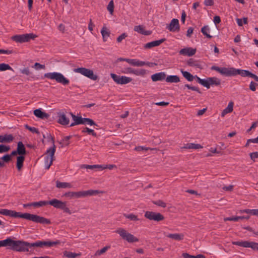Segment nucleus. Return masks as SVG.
<instances>
[{
    "instance_id": "nucleus-1",
    "label": "nucleus",
    "mask_w": 258,
    "mask_h": 258,
    "mask_svg": "<svg viewBox=\"0 0 258 258\" xmlns=\"http://www.w3.org/2000/svg\"><path fill=\"white\" fill-rule=\"evenodd\" d=\"M0 214L13 218H22L34 222L41 224H50V221L43 217L29 213H21L7 209H0Z\"/></svg>"
},
{
    "instance_id": "nucleus-2",
    "label": "nucleus",
    "mask_w": 258,
    "mask_h": 258,
    "mask_svg": "<svg viewBox=\"0 0 258 258\" xmlns=\"http://www.w3.org/2000/svg\"><path fill=\"white\" fill-rule=\"evenodd\" d=\"M32 243L23 240H14L11 237L6 239V247L18 252H29Z\"/></svg>"
},
{
    "instance_id": "nucleus-3",
    "label": "nucleus",
    "mask_w": 258,
    "mask_h": 258,
    "mask_svg": "<svg viewBox=\"0 0 258 258\" xmlns=\"http://www.w3.org/2000/svg\"><path fill=\"white\" fill-rule=\"evenodd\" d=\"M52 141V146L48 148L44 154V166L45 169H48L51 165L54 159V153L56 151V147Z\"/></svg>"
},
{
    "instance_id": "nucleus-4",
    "label": "nucleus",
    "mask_w": 258,
    "mask_h": 258,
    "mask_svg": "<svg viewBox=\"0 0 258 258\" xmlns=\"http://www.w3.org/2000/svg\"><path fill=\"white\" fill-rule=\"evenodd\" d=\"M44 77L47 79L55 80L57 83L61 84L63 85H67L70 83L69 80L66 78L60 73H47L44 74Z\"/></svg>"
},
{
    "instance_id": "nucleus-5",
    "label": "nucleus",
    "mask_w": 258,
    "mask_h": 258,
    "mask_svg": "<svg viewBox=\"0 0 258 258\" xmlns=\"http://www.w3.org/2000/svg\"><path fill=\"white\" fill-rule=\"evenodd\" d=\"M115 232L119 235V236L123 240L126 241L128 243L137 242L139 239L133 234L128 232L127 230L122 228H119L115 231Z\"/></svg>"
},
{
    "instance_id": "nucleus-6",
    "label": "nucleus",
    "mask_w": 258,
    "mask_h": 258,
    "mask_svg": "<svg viewBox=\"0 0 258 258\" xmlns=\"http://www.w3.org/2000/svg\"><path fill=\"white\" fill-rule=\"evenodd\" d=\"M72 119L74 121L71 124V126H73L78 124H88L90 125H96L95 122L91 119L88 118H83L81 116L75 115L73 113H71Z\"/></svg>"
},
{
    "instance_id": "nucleus-7",
    "label": "nucleus",
    "mask_w": 258,
    "mask_h": 258,
    "mask_svg": "<svg viewBox=\"0 0 258 258\" xmlns=\"http://www.w3.org/2000/svg\"><path fill=\"white\" fill-rule=\"evenodd\" d=\"M48 204L53 206L55 208L60 209L64 212L69 214H71L73 212L67 206V203L65 202L54 199L51 201H48Z\"/></svg>"
},
{
    "instance_id": "nucleus-8",
    "label": "nucleus",
    "mask_w": 258,
    "mask_h": 258,
    "mask_svg": "<svg viewBox=\"0 0 258 258\" xmlns=\"http://www.w3.org/2000/svg\"><path fill=\"white\" fill-rule=\"evenodd\" d=\"M212 70L216 71L220 73L221 75L226 77L235 76V68L232 67H219L216 66L211 67Z\"/></svg>"
},
{
    "instance_id": "nucleus-9",
    "label": "nucleus",
    "mask_w": 258,
    "mask_h": 258,
    "mask_svg": "<svg viewBox=\"0 0 258 258\" xmlns=\"http://www.w3.org/2000/svg\"><path fill=\"white\" fill-rule=\"evenodd\" d=\"M61 243L60 240H56L54 241H52L50 240L47 241H41L38 240L34 242H32L31 244V246L32 247H37L40 248L43 247H51L54 246L56 245L59 244Z\"/></svg>"
},
{
    "instance_id": "nucleus-10",
    "label": "nucleus",
    "mask_w": 258,
    "mask_h": 258,
    "mask_svg": "<svg viewBox=\"0 0 258 258\" xmlns=\"http://www.w3.org/2000/svg\"><path fill=\"white\" fill-rule=\"evenodd\" d=\"M73 71L76 73H79L92 80H96L98 77L94 74L93 71L85 68H78L75 69Z\"/></svg>"
},
{
    "instance_id": "nucleus-11",
    "label": "nucleus",
    "mask_w": 258,
    "mask_h": 258,
    "mask_svg": "<svg viewBox=\"0 0 258 258\" xmlns=\"http://www.w3.org/2000/svg\"><path fill=\"white\" fill-rule=\"evenodd\" d=\"M36 36L33 33L24 34L22 35H16L12 37L11 39L13 41L18 43H24L28 42L31 39H33Z\"/></svg>"
},
{
    "instance_id": "nucleus-12",
    "label": "nucleus",
    "mask_w": 258,
    "mask_h": 258,
    "mask_svg": "<svg viewBox=\"0 0 258 258\" xmlns=\"http://www.w3.org/2000/svg\"><path fill=\"white\" fill-rule=\"evenodd\" d=\"M110 76L114 82L118 85H125L131 83L133 79L125 76H119L115 74H110Z\"/></svg>"
},
{
    "instance_id": "nucleus-13",
    "label": "nucleus",
    "mask_w": 258,
    "mask_h": 258,
    "mask_svg": "<svg viewBox=\"0 0 258 258\" xmlns=\"http://www.w3.org/2000/svg\"><path fill=\"white\" fill-rule=\"evenodd\" d=\"M233 245H238L245 248H251L254 250H258V243L249 241H232Z\"/></svg>"
},
{
    "instance_id": "nucleus-14",
    "label": "nucleus",
    "mask_w": 258,
    "mask_h": 258,
    "mask_svg": "<svg viewBox=\"0 0 258 258\" xmlns=\"http://www.w3.org/2000/svg\"><path fill=\"white\" fill-rule=\"evenodd\" d=\"M145 217L150 220L160 221L164 219L163 216L159 213L151 211H147L145 214Z\"/></svg>"
},
{
    "instance_id": "nucleus-15",
    "label": "nucleus",
    "mask_w": 258,
    "mask_h": 258,
    "mask_svg": "<svg viewBox=\"0 0 258 258\" xmlns=\"http://www.w3.org/2000/svg\"><path fill=\"white\" fill-rule=\"evenodd\" d=\"M166 28L170 31L173 32L179 31L180 26L178 20L177 19H173L170 24L167 26Z\"/></svg>"
},
{
    "instance_id": "nucleus-16",
    "label": "nucleus",
    "mask_w": 258,
    "mask_h": 258,
    "mask_svg": "<svg viewBox=\"0 0 258 258\" xmlns=\"http://www.w3.org/2000/svg\"><path fill=\"white\" fill-rule=\"evenodd\" d=\"M64 196L70 199L81 198H83L82 191L67 192L64 194Z\"/></svg>"
},
{
    "instance_id": "nucleus-17",
    "label": "nucleus",
    "mask_w": 258,
    "mask_h": 258,
    "mask_svg": "<svg viewBox=\"0 0 258 258\" xmlns=\"http://www.w3.org/2000/svg\"><path fill=\"white\" fill-rule=\"evenodd\" d=\"M196 52V49L192 48L191 47H186L181 49L179 51V53L181 55L191 56L194 55Z\"/></svg>"
},
{
    "instance_id": "nucleus-18",
    "label": "nucleus",
    "mask_w": 258,
    "mask_h": 258,
    "mask_svg": "<svg viewBox=\"0 0 258 258\" xmlns=\"http://www.w3.org/2000/svg\"><path fill=\"white\" fill-rule=\"evenodd\" d=\"M166 39L165 38H163L160 40L150 42L145 44L144 47L145 49H150L154 47L159 46Z\"/></svg>"
},
{
    "instance_id": "nucleus-19",
    "label": "nucleus",
    "mask_w": 258,
    "mask_h": 258,
    "mask_svg": "<svg viewBox=\"0 0 258 258\" xmlns=\"http://www.w3.org/2000/svg\"><path fill=\"white\" fill-rule=\"evenodd\" d=\"M126 62L130 64L135 67H142L147 64L146 62L140 60L138 59L128 58V60H126Z\"/></svg>"
},
{
    "instance_id": "nucleus-20",
    "label": "nucleus",
    "mask_w": 258,
    "mask_h": 258,
    "mask_svg": "<svg viewBox=\"0 0 258 258\" xmlns=\"http://www.w3.org/2000/svg\"><path fill=\"white\" fill-rule=\"evenodd\" d=\"M58 122L62 125H67L69 123V119L63 112L58 113Z\"/></svg>"
},
{
    "instance_id": "nucleus-21",
    "label": "nucleus",
    "mask_w": 258,
    "mask_h": 258,
    "mask_svg": "<svg viewBox=\"0 0 258 258\" xmlns=\"http://www.w3.org/2000/svg\"><path fill=\"white\" fill-rule=\"evenodd\" d=\"M151 79L154 82L162 81L166 78V74L164 72H160L154 74L151 76Z\"/></svg>"
},
{
    "instance_id": "nucleus-22",
    "label": "nucleus",
    "mask_w": 258,
    "mask_h": 258,
    "mask_svg": "<svg viewBox=\"0 0 258 258\" xmlns=\"http://www.w3.org/2000/svg\"><path fill=\"white\" fill-rule=\"evenodd\" d=\"M134 31L144 35H149L151 34L150 31H147L142 25H138L134 27Z\"/></svg>"
},
{
    "instance_id": "nucleus-23",
    "label": "nucleus",
    "mask_w": 258,
    "mask_h": 258,
    "mask_svg": "<svg viewBox=\"0 0 258 258\" xmlns=\"http://www.w3.org/2000/svg\"><path fill=\"white\" fill-rule=\"evenodd\" d=\"M233 102L232 101L229 102L227 106L221 112V116L224 117L226 114L232 112L233 110Z\"/></svg>"
},
{
    "instance_id": "nucleus-24",
    "label": "nucleus",
    "mask_w": 258,
    "mask_h": 258,
    "mask_svg": "<svg viewBox=\"0 0 258 258\" xmlns=\"http://www.w3.org/2000/svg\"><path fill=\"white\" fill-rule=\"evenodd\" d=\"M235 76L237 75H240L241 77H250L251 73L249 72L247 70H241V69H237L235 68Z\"/></svg>"
},
{
    "instance_id": "nucleus-25",
    "label": "nucleus",
    "mask_w": 258,
    "mask_h": 258,
    "mask_svg": "<svg viewBox=\"0 0 258 258\" xmlns=\"http://www.w3.org/2000/svg\"><path fill=\"white\" fill-rule=\"evenodd\" d=\"M203 148V146L199 144L187 143L181 147V149H199Z\"/></svg>"
},
{
    "instance_id": "nucleus-26",
    "label": "nucleus",
    "mask_w": 258,
    "mask_h": 258,
    "mask_svg": "<svg viewBox=\"0 0 258 258\" xmlns=\"http://www.w3.org/2000/svg\"><path fill=\"white\" fill-rule=\"evenodd\" d=\"M14 138L12 135H0L1 143H10L13 141Z\"/></svg>"
},
{
    "instance_id": "nucleus-27",
    "label": "nucleus",
    "mask_w": 258,
    "mask_h": 258,
    "mask_svg": "<svg viewBox=\"0 0 258 258\" xmlns=\"http://www.w3.org/2000/svg\"><path fill=\"white\" fill-rule=\"evenodd\" d=\"M17 152L20 156H24L26 154V149L22 142H19L17 145Z\"/></svg>"
},
{
    "instance_id": "nucleus-28",
    "label": "nucleus",
    "mask_w": 258,
    "mask_h": 258,
    "mask_svg": "<svg viewBox=\"0 0 258 258\" xmlns=\"http://www.w3.org/2000/svg\"><path fill=\"white\" fill-rule=\"evenodd\" d=\"M165 81L167 83H178L180 79L177 75H170L166 77Z\"/></svg>"
},
{
    "instance_id": "nucleus-29",
    "label": "nucleus",
    "mask_w": 258,
    "mask_h": 258,
    "mask_svg": "<svg viewBox=\"0 0 258 258\" xmlns=\"http://www.w3.org/2000/svg\"><path fill=\"white\" fill-rule=\"evenodd\" d=\"M102 191H99L97 190H88L85 191H82L83 198L86 197L88 196H91L93 195H97L99 193H102Z\"/></svg>"
},
{
    "instance_id": "nucleus-30",
    "label": "nucleus",
    "mask_w": 258,
    "mask_h": 258,
    "mask_svg": "<svg viewBox=\"0 0 258 258\" xmlns=\"http://www.w3.org/2000/svg\"><path fill=\"white\" fill-rule=\"evenodd\" d=\"M25 160V157L24 156H19L17 158V163H16V167L17 169L19 171H20L23 166V163Z\"/></svg>"
},
{
    "instance_id": "nucleus-31",
    "label": "nucleus",
    "mask_w": 258,
    "mask_h": 258,
    "mask_svg": "<svg viewBox=\"0 0 258 258\" xmlns=\"http://www.w3.org/2000/svg\"><path fill=\"white\" fill-rule=\"evenodd\" d=\"M166 236L176 240H182L184 237L183 234L180 233L168 234Z\"/></svg>"
},
{
    "instance_id": "nucleus-32",
    "label": "nucleus",
    "mask_w": 258,
    "mask_h": 258,
    "mask_svg": "<svg viewBox=\"0 0 258 258\" xmlns=\"http://www.w3.org/2000/svg\"><path fill=\"white\" fill-rule=\"evenodd\" d=\"M101 33L102 36L104 41H106L107 38L109 37L110 32L108 29L104 26L103 27L101 30Z\"/></svg>"
},
{
    "instance_id": "nucleus-33",
    "label": "nucleus",
    "mask_w": 258,
    "mask_h": 258,
    "mask_svg": "<svg viewBox=\"0 0 258 258\" xmlns=\"http://www.w3.org/2000/svg\"><path fill=\"white\" fill-rule=\"evenodd\" d=\"M34 114L37 117L40 118H44L47 117V114L41 110V109H37L34 111Z\"/></svg>"
},
{
    "instance_id": "nucleus-34",
    "label": "nucleus",
    "mask_w": 258,
    "mask_h": 258,
    "mask_svg": "<svg viewBox=\"0 0 258 258\" xmlns=\"http://www.w3.org/2000/svg\"><path fill=\"white\" fill-rule=\"evenodd\" d=\"M183 76L188 81H192L195 79V77L192 75L189 72L181 70L180 71Z\"/></svg>"
},
{
    "instance_id": "nucleus-35",
    "label": "nucleus",
    "mask_w": 258,
    "mask_h": 258,
    "mask_svg": "<svg viewBox=\"0 0 258 258\" xmlns=\"http://www.w3.org/2000/svg\"><path fill=\"white\" fill-rule=\"evenodd\" d=\"M201 32L206 37L211 38L212 36L210 34V29L208 26H204L201 29Z\"/></svg>"
},
{
    "instance_id": "nucleus-36",
    "label": "nucleus",
    "mask_w": 258,
    "mask_h": 258,
    "mask_svg": "<svg viewBox=\"0 0 258 258\" xmlns=\"http://www.w3.org/2000/svg\"><path fill=\"white\" fill-rule=\"evenodd\" d=\"M56 186L58 188H71L72 185L71 183L69 182H63L56 181Z\"/></svg>"
},
{
    "instance_id": "nucleus-37",
    "label": "nucleus",
    "mask_w": 258,
    "mask_h": 258,
    "mask_svg": "<svg viewBox=\"0 0 258 258\" xmlns=\"http://www.w3.org/2000/svg\"><path fill=\"white\" fill-rule=\"evenodd\" d=\"M209 81L210 86L211 85H219L221 83V80L216 77H210L209 78Z\"/></svg>"
},
{
    "instance_id": "nucleus-38",
    "label": "nucleus",
    "mask_w": 258,
    "mask_h": 258,
    "mask_svg": "<svg viewBox=\"0 0 258 258\" xmlns=\"http://www.w3.org/2000/svg\"><path fill=\"white\" fill-rule=\"evenodd\" d=\"M147 74L146 70L143 69H134V75L137 76L144 77Z\"/></svg>"
},
{
    "instance_id": "nucleus-39",
    "label": "nucleus",
    "mask_w": 258,
    "mask_h": 258,
    "mask_svg": "<svg viewBox=\"0 0 258 258\" xmlns=\"http://www.w3.org/2000/svg\"><path fill=\"white\" fill-rule=\"evenodd\" d=\"M48 204V201H40L39 202L31 203V205L34 207H41Z\"/></svg>"
},
{
    "instance_id": "nucleus-40",
    "label": "nucleus",
    "mask_w": 258,
    "mask_h": 258,
    "mask_svg": "<svg viewBox=\"0 0 258 258\" xmlns=\"http://www.w3.org/2000/svg\"><path fill=\"white\" fill-rule=\"evenodd\" d=\"M80 255V254H77L69 251L63 252V256L67 258H76L77 256Z\"/></svg>"
},
{
    "instance_id": "nucleus-41",
    "label": "nucleus",
    "mask_w": 258,
    "mask_h": 258,
    "mask_svg": "<svg viewBox=\"0 0 258 258\" xmlns=\"http://www.w3.org/2000/svg\"><path fill=\"white\" fill-rule=\"evenodd\" d=\"M123 216L127 218L130 219V220L136 221L139 220V218L138 216L133 213L131 214H123Z\"/></svg>"
},
{
    "instance_id": "nucleus-42",
    "label": "nucleus",
    "mask_w": 258,
    "mask_h": 258,
    "mask_svg": "<svg viewBox=\"0 0 258 258\" xmlns=\"http://www.w3.org/2000/svg\"><path fill=\"white\" fill-rule=\"evenodd\" d=\"M7 70H13V69L8 64L5 63H0V71H5Z\"/></svg>"
},
{
    "instance_id": "nucleus-43",
    "label": "nucleus",
    "mask_w": 258,
    "mask_h": 258,
    "mask_svg": "<svg viewBox=\"0 0 258 258\" xmlns=\"http://www.w3.org/2000/svg\"><path fill=\"white\" fill-rule=\"evenodd\" d=\"M244 216H235L232 217H227L225 218L224 220L225 221H237L240 219H243L244 218Z\"/></svg>"
},
{
    "instance_id": "nucleus-44",
    "label": "nucleus",
    "mask_w": 258,
    "mask_h": 258,
    "mask_svg": "<svg viewBox=\"0 0 258 258\" xmlns=\"http://www.w3.org/2000/svg\"><path fill=\"white\" fill-rule=\"evenodd\" d=\"M134 69L131 67L125 68L121 70V73L125 74H134Z\"/></svg>"
},
{
    "instance_id": "nucleus-45",
    "label": "nucleus",
    "mask_w": 258,
    "mask_h": 258,
    "mask_svg": "<svg viewBox=\"0 0 258 258\" xmlns=\"http://www.w3.org/2000/svg\"><path fill=\"white\" fill-rule=\"evenodd\" d=\"M10 150L9 146H7L4 144L0 145V153L7 152Z\"/></svg>"
},
{
    "instance_id": "nucleus-46",
    "label": "nucleus",
    "mask_w": 258,
    "mask_h": 258,
    "mask_svg": "<svg viewBox=\"0 0 258 258\" xmlns=\"http://www.w3.org/2000/svg\"><path fill=\"white\" fill-rule=\"evenodd\" d=\"M149 149V148L145 146H138L135 148V150L139 153H144L145 151L148 150Z\"/></svg>"
},
{
    "instance_id": "nucleus-47",
    "label": "nucleus",
    "mask_w": 258,
    "mask_h": 258,
    "mask_svg": "<svg viewBox=\"0 0 258 258\" xmlns=\"http://www.w3.org/2000/svg\"><path fill=\"white\" fill-rule=\"evenodd\" d=\"M107 9L108 11H109V13L111 15H112L113 13V10H114V3H113V1L112 0L109 2V3L107 6Z\"/></svg>"
},
{
    "instance_id": "nucleus-48",
    "label": "nucleus",
    "mask_w": 258,
    "mask_h": 258,
    "mask_svg": "<svg viewBox=\"0 0 258 258\" xmlns=\"http://www.w3.org/2000/svg\"><path fill=\"white\" fill-rule=\"evenodd\" d=\"M110 248L109 246H106L101 249L100 250H97L95 253V255H99L105 252L109 248Z\"/></svg>"
},
{
    "instance_id": "nucleus-49",
    "label": "nucleus",
    "mask_w": 258,
    "mask_h": 258,
    "mask_svg": "<svg viewBox=\"0 0 258 258\" xmlns=\"http://www.w3.org/2000/svg\"><path fill=\"white\" fill-rule=\"evenodd\" d=\"M83 133H87L88 134L92 135L95 137L96 136V133L93 130L86 127L82 131Z\"/></svg>"
},
{
    "instance_id": "nucleus-50",
    "label": "nucleus",
    "mask_w": 258,
    "mask_h": 258,
    "mask_svg": "<svg viewBox=\"0 0 258 258\" xmlns=\"http://www.w3.org/2000/svg\"><path fill=\"white\" fill-rule=\"evenodd\" d=\"M236 22H237V24L239 26H241L243 25V24L247 23V18H243V19L237 18L236 19Z\"/></svg>"
},
{
    "instance_id": "nucleus-51",
    "label": "nucleus",
    "mask_w": 258,
    "mask_h": 258,
    "mask_svg": "<svg viewBox=\"0 0 258 258\" xmlns=\"http://www.w3.org/2000/svg\"><path fill=\"white\" fill-rule=\"evenodd\" d=\"M200 84L204 86L205 87H206L208 89L210 88L209 78H207V79H202Z\"/></svg>"
},
{
    "instance_id": "nucleus-52",
    "label": "nucleus",
    "mask_w": 258,
    "mask_h": 258,
    "mask_svg": "<svg viewBox=\"0 0 258 258\" xmlns=\"http://www.w3.org/2000/svg\"><path fill=\"white\" fill-rule=\"evenodd\" d=\"M33 68H34L36 70H41V69H45V66L44 64H41L38 62H36L34 64Z\"/></svg>"
},
{
    "instance_id": "nucleus-53",
    "label": "nucleus",
    "mask_w": 258,
    "mask_h": 258,
    "mask_svg": "<svg viewBox=\"0 0 258 258\" xmlns=\"http://www.w3.org/2000/svg\"><path fill=\"white\" fill-rule=\"evenodd\" d=\"M258 85L254 83V82L253 81H251L250 83V84H249V89L252 91H255L256 90V87Z\"/></svg>"
},
{
    "instance_id": "nucleus-54",
    "label": "nucleus",
    "mask_w": 258,
    "mask_h": 258,
    "mask_svg": "<svg viewBox=\"0 0 258 258\" xmlns=\"http://www.w3.org/2000/svg\"><path fill=\"white\" fill-rule=\"evenodd\" d=\"M249 155L251 159L254 161L255 159L258 158V151L251 153Z\"/></svg>"
},
{
    "instance_id": "nucleus-55",
    "label": "nucleus",
    "mask_w": 258,
    "mask_h": 258,
    "mask_svg": "<svg viewBox=\"0 0 258 258\" xmlns=\"http://www.w3.org/2000/svg\"><path fill=\"white\" fill-rule=\"evenodd\" d=\"M154 204L157 206H159L163 207V208L165 207L166 206V203L161 200H159V201H157L154 202Z\"/></svg>"
},
{
    "instance_id": "nucleus-56",
    "label": "nucleus",
    "mask_w": 258,
    "mask_h": 258,
    "mask_svg": "<svg viewBox=\"0 0 258 258\" xmlns=\"http://www.w3.org/2000/svg\"><path fill=\"white\" fill-rule=\"evenodd\" d=\"M79 167L81 169H93V165L81 164Z\"/></svg>"
},
{
    "instance_id": "nucleus-57",
    "label": "nucleus",
    "mask_w": 258,
    "mask_h": 258,
    "mask_svg": "<svg viewBox=\"0 0 258 258\" xmlns=\"http://www.w3.org/2000/svg\"><path fill=\"white\" fill-rule=\"evenodd\" d=\"M127 35L125 33H122L121 35H120L117 38V41L118 42H120L121 41L125 39Z\"/></svg>"
},
{
    "instance_id": "nucleus-58",
    "label": "nucleus",
    "mask_w": 258,
    "mask_h": 258,
    "mask_svg": "<svg viewBox=\"0 0 258 258\" xmlns=\"http://www.w3.org/2000/svg\"><path fill=\"white\" fill-rule=\"evenodd\" d=\"M26 128H27L28 130H29L30 131H31V132L32 133H38V130L36 128L34 127H31V126H28V125H26Z\"/></svg>"
},
{
    "instance_id": "nucleus-59",
    "label": "nucleus",
    "mask_w": 258,
    "mask_h": 258,
    "mask_svg": "<svg viewBox=\"0 0 258 258\" xmlns=\"http://www.w3.org/2000/svg\"><path fill=\"white\" fill-rule=\"evenodd\" d=\"M98 168L101 170L107 168V166L101 165H93V169Z\"/></svg>"
},
{
    "instance_id": "nucleus-60",
    "label": "nucleus",
    "mask_w": 258,
    "mask_h": 258,
    "mask_svg": "<svg viewBox=\"0 0 258 258\" xmlns=\"http://www.w3.org/2000/svg\"><path fill=\"white\" fill-rule=\"evenodd\" d=\"M155 104L158 106H166L169 104V102L161 101L159 102L155 103Z\"/></svg>"
},
{
    "instance_id": "nucleus-61",
    "label": "nucleus",
    "mask_w": 258,
    "mask_h": 258,
    "mask_svg": "<svg viewBox=\"0 0 258 258\" xmlns=\"http://www.w3.org/2000/svg\"><path fill=\"white\" fill-rule=\"evenodd\" d=\"M213 22L215 24L217 25L221 22V19L219 16H216L214 17Z\"/></svg>"
},
{
    "instance_id": "nucleus-62",
    "label": "nucleus",
    "mask_w": 258,
    "mask_h": 258,
    "mask_svg": "<svg viewBox=\"0 0 258 258\" xmlns=\"http://www.w3.org/2000/svg\"><path fill=\"white\" fill-rule=\"evenodd\" d=\"M194 31V29L192 27H189L187 30L186 36L188 37H190Z\"/></svg>"
},
{
    "instance_id": "nucleus-63",
    "label": "nucleus",
    "mask_w": 258,
    "mask_h": 258,
    "mask_svg": "<svg viewBox=\"0 0 258 258\" xmlns=\"http://www.w3.org/2000/svg\"><path fill=\"white\" fill-rule=\"evenodd\" d=\"M204 4L206 6H211L213 5L214 2L213 0H205L204 1Z\"/></svg>"
},
{
    "instance_id": "nucleus-64",
    "label": "nucleus",
    "mask_w": 258,
    "mask_h": 258,
    "mask_svg": "<svg viewBox=\"0 0 258 258\" xmlns=\"http://www.w3.org/2000/svg\"><path fill=\"white\" fill-rule=\"evenodd\" d=\"M2 159H3L4 161L7 162H9L11 159V156L7 154L5 155L2 158Z\"/></svg>"
}]
</instances>
